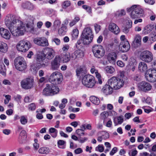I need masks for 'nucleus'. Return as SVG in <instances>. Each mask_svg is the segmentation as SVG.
Returning <instances> with one entry per match:
<instances>
[{
    "label": "nucleus",
    "instance_id": "obj_16",
    "mask_svg": "<svg viewBox=\"0 0 156 156\" xmlns=\"http://www.w3.org/2000/svg\"><path fill=\"white\" fill-rule=\"evenodd\" d=\"M34 43L38 45L46 47L49 44L47 39L44 37H37L33 40Z\"/></svg>",
    "mask_w": 156,
    "mask_h": 156
},
{
    "label": "nucleus",
    "instance_id": "obj_39",
    "mask_svg": "<svg viewBox=\"0 0 156 156\" xmlns=\"http://www.w3.org/2000/svg\"><path fill=\"white\" fill-rule=\"evenodd\" d=\"M6 69L5 66L3 62H0V73L3 75L5 74Z\"/></svg>",
    "mask_w": 156,
    "mask_h": 156
},
{
    "label": "nucleus",
    "instance_id": "obj_29",
    "mask_svg": "<svg viewBox=\"0 0 156 156\" xmlns=\"http://www.w3.org/2000/svg\"><path fill=\"white\" fill-rule=\"evenodd\" d=\"M7 44L3 41H0V51L3 53H5L8 50Z\"/></svg>",
    "mask_w": 156,
    "mask_h": 156
},
{
    "label": "nucleus",
    "instance_id": "obj_15",
    "mask_svg": "<svg viewBox=\"0 0 156 156\" xmlns=\"http://www.w3.org/2000/svg\"><path fill=\"white\" fill-rule=\"evenodd\" d=\"M145 77L148 81L151 82L156 81V70L152 69H148L145 74Z\"/></svg>",
    "mask_w": 156,
    "mask_h": 156
},
{
    "label": "nucleus",
    "instance_id": "obj_5",
    "mask_svg": "<svg viewBox=\"0 0 156 156\" xmlns=\"http://www.w3.org/2000/svg\"><path fill=\"white\" fill-rule=\"evenodd\" d=\"M92 51L94 56L97 58H101L105 54L103 47L100 44L94 45L92 48Z\"/></svg>",
    "mask_w": 156,
    "mask_h": 156
},
{
    "label": "nucleus",
    "instance_id": "obj_60",
    "mask_svg": "<svg viewBox=\"0 0 156 156\" xmlns=\"http://www.w3.org/2000/svg\"><path fill=\"white\" fill-rule=\"evenodd\" d=\"M94 26L96 32L98 33L101 29V26L97 24H95Z\"/></svg>",
    "mask_w": 156,
    "mask_h": 156
},
{
    "label": "nucleus",
    "instance_id": "obj_51",
    "mask_svg": "<svg viewBox=\"0 0 156 156\" xmlns=\"http://www.w3.org/2000/svg\"><path fill=\"white\" fill-rule=\"evenodd\" d=\"M71 5V2L69 1H66L63 3V8H66L69 6Z\"/></svg>",
    "mask_w": 156,
    "mask_h": 156
},
{
    "label": "nucleus",
    "instance_id": "obj_7",
    "mask_svg": "<svg viewBox=\"0 0 156 156\" xmlns=\"http://www.w3.org/2000/svg\"><path fill=\"white\" fill-rule=\"evenodd\" d=\"M49 80L52 83L55 84H59L63 80L62 75L58 72H54L49 76Z\"/></svg>",
    "mask_w": 156,
    "mask_h": 156
},
{
    "label": "nucleus",
    "instance_id": "obj_13",
    "mask_svg": "<svg viewBox=\"0 0 156 156\" xmlns=\"http://www.w3.org/2000/svg\"><path fill=\"white\" fill-rule=\"evenodd\" d=\"M140 59L143 61L146 62H149L152 61L153 55L151 52L146 50L143 51L140 54Z\"/></svg>",
    "mask_w": 156,
    "mask_h": 156
},
{
    "label": "nucleus",
    "instance_id": "obj_48",
    "mask_svg": "<svg viewBox=\"0 0 156 156\" xmlns=\"http://www.w3.org/2000/svg\"><path fill=\"white\" fill-rule=\"evenodd\" d=\"M61 24V22L59 20H55L53 26L55 28H58Z\"/></svg>",
    "mask_w": 156,
    "mask_h": 156
},
{
    "label": "nucleus",
    "instance_id": "obj_41",
    "mask_svg": "<svg viewBox=\"0 0 156 156\" xmlns=\"http://www.w3.org/2000/svg\"><path fill=\"white\" fill-rule=\"evenodd\" d=\"M20 122L23 125H26L27 122V119L26 116L22 115L20 117Z\"/></svg>",
    "mask_w": 156,
    "mask_h": 156
},
{
    "label": "nucleus",
    "instance_id": "obj_54",
    "mask_svg": "<svg viewBox=\"0 0 156 156\" xmlns=\"http://www.w3.org/2000/svg\"><path fill=\"white\" fill-rule=\"evenodd\" d=\"M102 136L103 138V139L105 140L109 137V134L108 133L105 132H102Z\"/></svg>",
    "mask_w": 156,
    "mask_h": 156
},
{
    "label": "nucleus",
    "instance_id": "obj_33",
    "mask_svg": "<svg viewBox=\"0 0 156 156\" xmlns=\"http://www.w3.org/2000/svg\"><path fill=\"white\" fill-rule=\"evenodd\" d=\"M82 43H83L84 44H90V43H87L85 41V38L82 36L81 38L77 41L76 44V48H79V45L81 44Z\"/></svg>",
    "mask_w": 156,
    "mask_h": 156
},
{
    "label": "nucleus",
    "instance_id": "obj_34",
    "mask_svg": "<svg viewBox=\"0 0 156 156\" xmlns=\"http://www.w3.org/2000/svg\"><path fill=\"white\" fill-rule=\"evenodd\" d=\"M27 137L26 132L24 130H22L20 133L19 138L22 141H25Z\"/></svg>",
    "mask_w": 156,
    "mask_h": 156
},
{
    "label": "nucleus",
    "instance_id": "obj_18",
    "mask_svg": "<svg viewBox=\"0 0 156 156\" xmlns=\"http://www.w3.org/2000/svg\"><path fill=\"white\" fill-rule=\"evenodd\" d=\"M138 86L139 90L144 92L150 90L152 88L151 85L144 81L139 83Z\"/></svg>",
    "mask_w": 156,
    "mask_h": 156
},
{
    "label": "nucleus",
    "instance_id": "obj_31",
    "mask_svg": "<svg viewBox=\"0 0 156 156\" xmlns=\"http://www.w3.org/2000/svg\"><path fill=\"white\" fill-rule=\"evenodd\" d=\"M139 70L141 72H145L147 70V64L144 62H140L139 63Z\"/></svg>",
    "mask_w": 156,
    "mask_h": 156
},
{
    "label": "nucleus",
    "instance_id": "obj_38",
    "mask_svg": "<svg viewBox=\"0 0 156 156\" xmlns=\"http://www.w3.org/2000/svg\"><path fill=\"white\" fill-rule=\"evenodd\" d=\"M108 113L107 112L104 111L101 113L100 115V117L101 119L103 120L104 122L105 120L108 117Z\"/></svg>",
    "mask_w": 156,
    "mask_h": 156
},
{
    "label": "nucleus",
    "instance_id": "obj_32",
    "mask_svg": "<svg viewBox=\"0 0 156 156\" xmlns=\"http://www.w3.org/2000/svg\"><path fill=\"white\" fill-rule=\"evenodd\" d=\"M50 150L48 147H43L39 149L38 152L41 154H47L49 152Z\"/></svg>",
    "mask_w": 156,
    "mask_h": 156
},
{
    "label": "nucleus",
    "instance_id": "obj_8",
    "mask_svg": "<svg viewBox=\"0 0 156 156\" xmlns=\"http://www.w3.org/2000/svg\"><path fill=\"white\" fill-rule=\"evenodd\" d=\"M95 83L94 78L90 75H85L82 80V84L88 87H92L95 85Z\"/></svg>",
    "mask_w": 156,
    "mask_h": 156
},
{
    "label": "nucleus",
    "instance_id": "obj_45",
    "mask_svg": "<svg viewBox=\"0 0 156 156\" xmlns=\"http://www.w3.org/2000/svg\"><path fill=\"white\" fill-rule=\"evenodd\" d=\"M66 27L63 26L60 28L58 30V32L59 34L64 35L66 32Z\"/></svg>",
    "mask_w": 156,
    "mask_h": 156
},
{
    "label": "nucleus",
    "instance_id": "obj_44",
    "mask_svg": "<svg viewBox=\"0 0 156 156\" xmlns=\"http://www.w3.org/2000/svg\"><path fill=\"white\" fill-rule=\"evenodd\" d=\"M136 60L133 58H130L129 64L128 65V67L132 66H136Z\"/></svg>",
    "mask_w": 156,
    "mask_h": 156
},
{
    "label": "nucleus",
    "instance_id": "obj_42",
    "mask_svg": "<svg viewBox=\"0 0 156 156\" xmlns=\"http://www.w3.org/2000/svg\"><path fill=\"white\" fill-rule=\"evenodd\" d=\"M80 20V19L79 17L78 16L75 17L74 19L70 22L69 23L70 27H72L74 26Z\"/></svg>",
    "mask_w": 156,
    "mask_h": 156
},
{
    "label": "nucleus",
    "instance_id": "obj_20",
    "mask_svg": "<svg viewBox=\"0 0 156 156\" xmlns=\"http://www.w3.org/2000/svg\"><path fill=\"white\" fill-rule=\"evenodd\" d=\"M0 34L2 37L7 39H9L11 37V34L9 30L4 28H0Z\"/></svg>",
    "mask_w": 156,
    "mask_h": 156
},
{
    "label": "nucleus",
    "instance_id": "obj_50",
    "mask_svg": "<svg viewBox=\"0 0 156 156\" xmlns=\"http://www.w3.org/2000/svg\"><path fill=\"white\" fill-rule=\"evenodd\" d=\"M26 8L27 9L30 10H32L34 8V5L30 2H27L26 3Z\"/></svg>",
    "mask_w": 156,
    "mask_h": 156
},
{
    "label": "nucleus",
    "instance_id": "obj_47",
    "mask_svg": "<svg viewBox=\"0 0 156 156\" xmlns=\"http://www.w3.org/2000/svg\"><path fill=\"white\" fill-rule=\"evenodd\" d=\"M83 128L82 129H77L76 131V133L77 135L80 136H83L84 134V131Z\"/></svg>",
    "mask_w": 156,
    "mask_h": 156
},
{
    "label": "nucleus",
    "instance_id": "obj_61",
    "mask_svg": "<svg viewBox=\"0 0 156 156\" xmlns=\"http://www.w3.org/2000/svg\"><path fill=\"white\" fill-rule=\"evenodd\" d=\"M117 151V148L116 147H114L110 152V154L111 155H113Z\"/></svg>",
    "mask_w": 156,
    "mask_h": 156
},
{
    "label": "nucleus",
    "instance_id": "obj_56",
    "mask_svg": "<svg viewBox=\"0 0 156 156\" xmlns=\"http://www.w3.org/2000/svg\"><path fill=\"white\" fill-rule=\"evenodd\" d=\"M96 77L97 78L98 80V82L100 84H101L102 83V81L101 79V76L100 74L98 72L95 74Z\"/></svg>",
    "mask_w": 156,
    "mask_h": 156
},
{
    "label": "nucleus",
    "instance_id": "obj_62",
    "mask_svg": "<svg viewBox=\"0 0 156 156\" xmlns=\"http://www.w3.org/2000/svg\"><path fill=\"white\" fill-rule=\"evenodd\" d=\"M2 133L5 135H9L11 133V130L9 129H4L2 130Z\"/></svg>",
    "mask_w": 156,
    "mask_h": 156
},
{
    "label": "nucleus",
    "instance_id": "obj_14",
    "mask_svg": "<svg viewBox=\"0 0 156 156\" xmlns=\"http://www.w3.org/2000/svg\"><path fill=\"white\" fill-rule=\"evenodd\" d=\"M44 60V58L43 57V55H38L37 57L36 61L32 65V69L35 71L38 70L41 66L44 64L43 62Z\"/></svg>",
    "mask_w": 156,
    "mask_h": 156
},
{
    "label": "nucleus",
    "instance_id": "obj_10",
    "mask_svg": "<svg viewBox=\"0 0 156 156\" xmlns=\"http://www.w3.org/2000/svg\"><path fill=\"white\" fill-rule=\"evenodd\" d=\"M34 80L32 77H28L23 80L21 82L22 88L26 89H30L34 87Z\"/></svg>",
    "mask_w": 156,
    "mask_h": 156
},
{
    "label": "nucleus",
    "instance_id": "obj_25",
    "mask_svg": "<svg viewBox=\"0 0 156 156\" xmlns=\"http://www.w3.org/2000/svg\"><path fill=\"white\" fill-rule=\"evenodd\" d=\"M117 58V55L115 52H111L108 54L107 56V59L110 63H115Z\"/></svg>",
    "mask_w": 156,
    "mask_h": 156
},
{
    "label": "nucleus",
    "instance_id": "obj_26",
    "mask_svg": "<svg viewBox=\"0 0 156 156\" xmlns=\"http://www.w3.org/2000/svg\"><path fill=\"white\" fill-rule=\"evenodd\" d=\"M141 36L138 34L136 35L132 42L133 46L135 48L140 46L141 44Z\"/></svg>",
    "mask_w": 156,
    "mask_h": 156
},
{
    "label": "nucleus",
    "instance_id": "obj_4",
    "mask_svg": "<svg viewBox=\"0 0 156 156\" xmlns=\"http://www.w3.org/2000/svg\"><path fill=\"white\" fill-rule=\"evenodd\" d=\"M59 89V88L53 85H50L47 84L46 87L44 89L43 94L46 96H52L58 93Z\"/></svg>",
    "mask_w": 156,
    "mask_h": 156
},
{
    "label": "nucleus",
    "instance_id": "obj_1",
    "mask_svg": "<svg viewBox=\"0 0 156 156\" xmlns=\"http://www.w3.org/2000/svg\"><path fill=\"white\" fill-rule=\"evenodd\" d=\"M5 22L12 34L14 36L23 35L26 31L27 28L28 27L27 24L26 26L22 21L11 14L6 17Z\"/></svg>",
    "mask_w": 156,
    "mask_h": 156
},
{
    "label": "nucleus",
    "instance_id": "obj_55",
    "mask_svg": "<svg viewBox=\"0 0 156 156\" xmlns=\"http://www.w3.org/2000/svg\"><path fill=\"white\" fill-rule=\"evenodd\" d=\"M69 48V46L68 44H65L63 45L62 49L63 52L67 51Z\"/></svg>",
    "mask_w": 156,
    "mask_h": 156
},
{
    "label": "nucleus",
    "instance_id": "obj_58",
    "mask_svg": "<svg viewBox=\"0 0 156 156\" xmlns=\"http://www.w3.org/2000/svg\"><path fill=\"white\" fill-rule=\"evenodd\" d=\"M88 140V138L87 137H84L83 138H79L78 141L81 143H83Z\"/></svg>",
    "mask_w": 156,
    "mask_h": 156
},
{
    "label": "nucleus",
    "instance_id": "obj_52",
    "mask_svg": "<svg viewBox=\"0 0 156 156\" xmlns=\"http://www.w3.org/2000/svg\"><path fill=\"white\" fill-rule=\"evenodd\" d=\"M29 109L31 111L34 110L36 109V105L34 103H32L30 104L28 106Z\"/></svg>",
    "mask_w": 156,
    "mask_h": 156
},
{
    "label": "nucleus",
    "instance_id": "obj_3",
    "mask_svg": "<svg viewBox=\"0 0 156 156\" xmlns=\"http://www.w3.org/2000/svg\"><path fill=\"white\" fill-rule=\"evenodd\" d=\"M14 64L16 69L19 71H23L27 67L26 61L23 58L21 57L16 58L14 60Z\"/></svg>",
    "mask_w": 156,
    "mask_h": 156
},
{
    "label": "nucleus",
    "instance_id": "obj_30",
    "mask_svg": "<svg viewBox=\"0 0 156 156\" xmlns=\"http://www.w3.org/2000/svg\"><path fill=\"white\" fill-rule=\"evenodd\" d=\"M153 29V27L151 25H148L145 26L142 31V33L147 34L150 33Z\"/></svg>",
    "mask_w": 156,
    "mask_h": 156
},
{
    "label": "nucleus",
    "instance_id": "obj_63",
    "mask_svg": "<svg viewBox=\"0 0 156 156\" xmlns=\"http://www.w3.org/2000/svg\"><path fill=\"white\" fill-rule=\"evenodd\" d=\"M117 64L118 66L121 67H124L125 65V63L120 60L118 61L117 62Z\"/></svg>",
    "mask_w": 156,
    "mask_h": 156
},
{
    "label": "nucleus",
    "instance_id": "obj_64",
    "mask_svg": "<svg viewBox=\"0 0 156 156\" xmlns=\"http://www.w3.org/2000/svg\"><path fill=\"white\" fill-rule=\"evenodd\" d=\"M83 152V150L80 148H78L74 151V152L76 154H79Z\"/></svg>",
    "mask_w": 156,
    "mask_h": 156
},
{
    "label": "nucleus",
    "instance_id": "obj_2",
    "mask_svg": "<svg viewBox=\"0 0 156 156\" xmlns=\"http://www.w3.org/2000/svg\"><path fill=\"white\" fill-rule=\"evenodd\" d=\"M108 83L113 89L117 90L123 87L124 82L122 79L117 77L113 76L109 79Z\"/></svg>",
    "mask_w": 156,
    "mask_h": 156
},
{
    "label": "nucleus",
    "instance_id": "obj_24",
    "mask_svg": "<svg viewBox=\"0 0 156 156\" xmlns=\"http://www.w3.org/2000/svg\"><path fill=\"white\" fill-rule=\"evenodd\" d=\"M76 73L77 76L80 78L85 75L86 72L84 68L80 67L76 69Z\"/></svg>",
    "mask_w": 156,
    "mask_h": 156
},
{
    "label": "nucleus",
    "instance_id": "obj_40",
    "mask_svg": "<svg viewBox=\"0 0 156 156\" xmlns=\"http://www.w3.org/2000/svg\"><path fill=\"white\" fill-rule=\"evenodd\" d=\"M78 34L79 31L77 29L73 30L71 34L72 40L76 39L78 37Z\"/></svg>",
    "mask_w": 156,
    "mask_h": 156
},
{
    "label": "nucleus",
    "instance_id": "obj_11",
    "mask_svg": "<svg viewBox=\"0 0 156 156\" xmlns=\"http://www.w3.org/2000/svg\"><path fill=\"white\" fill-rule=\"evenodd\" d=\"M143 14V9L139 5H136V7L131 12L130 16L131 18L135 19L142 16Z\"/></svg>",
    "mask_w": 156,
    "mask_h": 156
},
{
    "label": "nucleus",
    "instance_id": "obj_43",
    "mask_svg": "<svg viewBox=\"0 0 156 156\" xmlns=\"http://www.w3.org/2000/svg\"><path fill=\"white\" fill-rule=\"evenodd\" d=\"M82 7L89 14H92V10L91 7L86 5H83Z\"/></svg>",
    "mask_w": 156,
    "mask_h": 156
},
{
    "label": "nucleus",
    "instance_id": "obj_12",
    "mask_svg": "<svg viewBox=\"0 0 156 156\" xmlns=\"http://www.w3.org/2000/svg\"><path fill=\"white\" fill-rule=\"evenodd\" d=\"M41 54L44 57L48 59H51L54 57L55 51L52 48L46 47L42 51Z\"/></svg>",
    "mask_w": 156,
    "mask_h": 156
},
{
    "label": "nucleus",
    "instance_id": "obj_37",
    "mask_svg": "<svg viewBox=\"0 0 156 156\" xmlns=\"http://www.w3.org/2000/svg\"><path fill=\"white\" fill-rule=\"evenodd\" d=\"M104 69L105 71L108 73L112 74L115 71L114 68L111 66H107Z\"/></svg>",
    "mask_w": 156,
    "mask_h": 156
},
{
    "label": "nucleus",
    "instance_id": "obj_17",
    "mask_svg": "<svg viewBox=\"0 0 156 156\" xmlns=\"http://www.w3.org/2000/svg\"><path fill=\"white\" fill-rule=\"evenodd\" d=\"M61 58L59 55L56 56L51 62V69L53 70H58L60 65Z\"/></svg>",
    "mask_w": 156,
    "mask_h": 156
},
{
    "label": "nucleus",
    "instance_id": "obj_59",
    "mask_svg": "<svg viewBox=\"0 0 156 156\" xmlns=\"http://www.w3.org/2000/svg\"><path fill=\"white\" fill-rule=\"evenodd\" d=\"M97 148L98 149V151L100 152H103L104 150V147L102 145H98L96 149Z\"/></svg>",
    "mask_w": 156,
    "mask_h": 156
},
{
    "label": "nucleus",
    "instance_id": "obj_19",
    "mask_svg": "<svg viewBox=\"0 0 156 156\" xmlns=\"http://www.w3.org/2000/svg\"><path fill=\"white\" fill-rule=\"evenodd\" d=\"M130 48V44L127 40L121 41L119 45V50L122 52L127 51H129Z\"/></svg>",
    "mask_w": 156,
    "mask_h": 156
},
{
    "label": "nucleus",
    "instance_id": "obj_23",
    "mask_svg": "<svg viewBox=\"0 0 156 156\" xmlns=\"http://www.w3.org/2000/svg\"><path fill=\"white\" fill-rule=\"evenodd\" d=\"M113 88L111 87L110 84L105 85L101 90L106 95L111 94L112 92Z\"/></svg>",
    "mask_w": 156,
    "mask_h": 156
},
{
    "label": "nucleus",
    "instance_id": "obj_28",
    "mask_svg": "<svg viewBox=\"0 0 156 156\" xmlns=\"http://www.w3.org/2000/svg\"><path fill=\"white\" fill-rule=\"evenodd\" d=\"M61 59L64 63L67 62L69 61L71 57L69 52H66L65 54H62L60 57Z\"/></svg>",
    "mask_w": 156,
    "mask_h": 156
},
{
    "label": "nucleus",
    "instance_id": "obj_22",
    "mask_svg": "<svg viewBox=\"0 0 156 156\" xmlns=\"http://www.w3.org/2000/svg\"><path fill=\"white\" fill-rule=\"evenodd\" d=\"M84 56L83 52L80 50L75 51L71 55V58L72 59L75 60L77 58H81Z\"/></svg>",
    "mask_w": 156,
    "mask_h": 156
},
{
    "label": "nucleus",
    "instance_id": "obj_49",
    "mask_svg": "<svg viewBox=\"0 0 156 156\" xmlns=\"http://www.w3.org/2000/svg\"><path fill=\"white\" fill-rule=\"evenodd\" d=\"M81 128H83L84 130H85L86 129L91 130V126L90 124H88L87 125L83 124L81 126Z\"/></svg>",
    "mask_w": 156,
    "mask_h": 156
},
{
    "label": "nucleus",
    "instance_id": "obj_27",
    "mask_svg": "<svg viewBox=\"0 0 156 156\" xmlns=\"http://www.w3.org/2000/svg\"><path fill=\"white\" fill-rule=\"evenodd\" d=\"M113 122L115 126L121 124L124 121L123 117L122 115L118 117H113Z\"/></svg>",
    "mask_w": 156,
    "mask_h": 156
},
{
    "label": "nucleus",
    "instance_id": "obj_6",
    "mask_svg": "<svg viewBox=\"0 0 156 156\" xmlns=\"http://www.w3.org/2000/svg\"><path fill=\"white\" fill-rule=\"evenodd\" d=\"M82 36L85 38V41L87 43H91L93 38V34L91 28L86 25L82 32Z\"/></svg>",
    "mask_w": 156,
    "mask_h": 156
},
{
    "label": "nucleus",
    "instance_id": "obj_46",
    "mask_svg": "<svg viewBox=\"0 0 156 156\" xmlns=\"http://www.w3.org/2000/svg\"><path fill=\"white\" fill-rule=\"evenodd\" d=\"M126 12L124 9H121L120 10L117 12L115 13V16H122L125 15Z\"/></svg>",
    "mask_w": 156,
    "mask_h": 156
},
{
    "label": "nucleus",
    "instance_id": "obj_57",
    "mask_svg": "<svg viewBox=\"0 0 156 156\" xmlns=\"http://www.w3.org/2000/svg\"><path fill=\"white\" fill-rule=\"evenodd\" d=\"M52 41L54 42L57 45H59L60 44V40L57 38H55L53 39Z\"/></svg>",
    "mask_w": 156,
    "mask_h": 156
},
{
    "label": "nucleus",
    "instance_id": "obj_9",
    "mask_svg": "<svg viewBox=\"0 0 156 156\" xmlns=\"http://www.w3.org/2000/svg\"><path fill=\"white\" fill-rule=\"evenodd\" d=\"M31 46V44L29 41L27 40H21L17 44L16 48L19 51L25 52L28 50Z\"/></svg>",
    "mask_w": 156,
    "mask_h": 156
},
{
    "label": "nucleus",
    "instance_id": "obj_35",
    "mask_svg": "<svg viewBox=\"0 0 156 156\" xmlns=\"http://www.w3.org/2000/svg\"><path fill=\"white\" fill-rule=\"evenodd\" d=\"M90 101L95 105H98L100 102L99 99L98 98L94 96H92L90 97Z\"/></svg>",
    "mask_w": 156,
    "mask_h": 156
},
{
    "label": "nucleus",
    "instance_id": "obj_21",
    "mask_svg": "<svg viewBox=\"0 0 156 156\" xmlns=\"http://www.w3.org/2000/svg\"><path fill=\"white\" fill-rule=\"evenodd\" d=\"M108 29L115 34H117L120 31L119 28L118 26L114 23H110L109 25Z\"/></svg>",
    "mask_w": 156,
    "mask_h": 156
},
{
    "label": "nucleus",
    "instance_id": "obj_53",
    "mask_svg": "<svg viewBox=\"0 0 156 156\" xmlns=\"http://www.w3.org/2000/svg\"><path fill=\"white\" fill-rule=\"evenodd\" d=\"M130 28H131L126 25L123 27L122 31L125 34H127L129 33Z\"/></svg>",
    "mask_w": 156,
    "mask_h": 156
},
{
    "label": "nucleus",
    "instance_id": "obj_36",
    "mask_svg": "<svg viewBox=\"0 0 156 156\" xmlns=\"http://www.w3.org/2000/svg\"><path fill=\"white\" fill-rule=\"evenodd\" d=\"M49 133L53 137L55 138L57 136L58 130L54 128H50L49 130Z\"/></svg>",
    "mask_w": 156,
    "mask_h": 156
}]
</instances>
